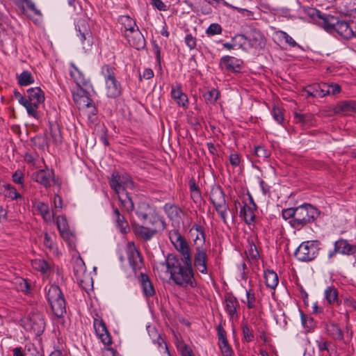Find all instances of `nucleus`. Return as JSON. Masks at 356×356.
Returning <instances> with one entry per match:
<instances>
[{"instance_id":"f257e3e1","label":"nucleus","mask_w":356,"mask_h":356,"mask_svg":"<svg viewBox=\"0 0 356 356\" xmlns=\"http://www.w3.org/2000/svg\"><path fill=\"white\" fill-rule=\"evenodd\" d=\"M136 215L141 223L132 222L131 227L136 237L145 242L151 241L158 233L166 228L164 217L156 207L147 202H140L136 208Z\"/></svg>"},{"instance_id":"473e14b6","label":"nucleus","mask_w":356,"mask_h":356,"mask_svg":"<svg viewBox=\"0 0 356 356\" xmlns=\"http://www.w3.org/2000/svg\"><path fill=\"white\" fill-rule=\"evenodd\" d=\"M254 208L251 206H248L245 204L243 207H241L240 211V216L243 218L245 222L248 225H251L254 222L255 220V214H254Z\"/></svg>"},{"instance_id":"bb28decb","label":"nucleus","mask_w":356,"mask_h":356,"mask_svg":"<svg viewBox=\"0 0 356 356\" xmlns=\"http://www.w3.org/2000/svg\"><path fill=\"white\" fill-rule=\"evenodd\" d=\"M70 67L71 70L70 71V74L76 85L79 87L88 86L89 84V80L85 77L83 72H81L73 63L70 64Z\"/></svg>"},{"instance_id":"b1692460","label":"nucleus","mask_w":356,"mask_h":356,"mask_svg":"<svg viewBox=\"0 0 356 356\" xmlns=\"http://www.w3.org/2000/svg\"><path fill=\"white\" fill-rule=\"evenodd\" d=\"M129 263L134 271L142 268L143 257L140 252L135 248L129 249L127 252Z\"/></svg>"},{"instance_id":"13d9d810","label":"nucleus","mask_w":356,"mask_h":356,"mask_svg":"<svg viewBox=\"0 0 356 356\" xmlns=\"http://www.w3.org/2000/svg\"><path fill=\"white\" fill-rule=\"evenodd\" d=\"M296 207H291L288 209H285L282 210V216L284 219L289 220L291 221L292 220L296 219Z\"/></svg>"},{"instance_id":"ea45409f","label":"nucleus","mask_w":356,"mask_h":356,"mask_svg":"<svg viewBox=\"0 0 356 356\" xmlns=\"http://www.w3.org/2000/svg\"><path fill=\"white\" fill-rule=\"evenodd\" d=\"M169 239L170 242L172 243L173 246H177L181 242H183L186 238L180 234L179 231L177 229H172L169 232Z\"/></svg>"},{"instance_id":"58836bf2","label":"nucleus","mask_w":356,"mask_h":356,"mask_svg":"<svg viewBox=\"0 0 356 356\" xmlns=\"http://www.w3.org/2000/svg\"><path fill=\"white\" fill-rule=\"evenodd\" d=\"M16 289L19 291H22L25 294L31 293V285L28 280L22 277L16 280L15 282Z\"/></svg>"},{"instance_id":"9d476101","label":"nucleus","mask_w":356,"mask_h":356,"mask_svg":"<svg viewBox=\"0 0 356 356\" xmlns=\"http://www.w3.org/2000/svg\"><path fill=\"white\" fill-rule=\"evenodd\" d=\"M75 29L85 51L91 49L93 44V37L88 22L85 18H79L75 22Z\"/></svg>"},{"instance_id":"a18cd8bd","label":"nucleus","mask_w":356,"mask_h":356,"mask_svg":"<svg viewBox=\"0 0 356 356\" xmlns=\"http://www.w3.org/2000/svg\"><path fill=\"white\" fill-rule=\"evenodd\" d=\"M277 34L279 35V38L284 40V42L291 47H298L302 49V47L298 44L286 32L284 31H279Z\"/></svg>"},{"instance_id":"7c9ffc66","label":"nucleus","mask_w":356,"mask_h":356,"mask_svg":"<svg viewBox=\"0 0 356 356\" xmlns=\"http://www.w3.org/2000/svg\"><path fill=\"white\" fill-rule=\"evenodd\" d=\"M325 329L327 334L333 339L341 341L343 340V332L337 324L334 323H328L326 325Z\"/></svg>"},{"instance_id":"a211bd4d","label":"nucleus","mask_w":356,"mask_h":356,"mask_svg":"<svg viewBox=\"0 0 356 356\" xmlns=\"http://www.w3.org/2000/svg\"><path fill=\"white\" fill-rule=\"evenodd\" d=\"M124 37L127 39L129 44L137 50L143 49L146 46L145 39L138 27L133 32L124 33Z\"/></svg>"},{"instance_id":"052dcab7","label":"nucleus","mask_w":356,"mask_h":356,"mask_svg":"<svg viewBox=\"0 0 356 356\" xmlns=\"http://www.w3.org/2000/svg\"><path fill=\"white\" fill-rule=\"evenodd\" d=\"M184 42L186 46L191 49H195L197 47V38L191 33L186 34L184 38Z\"/></svg>"},{"instance_id":"c9c22d12","label":"nucleus","mask_w":356,"mask_h":356,"mask_svg":"<svg viewBox=\"0 0 356 356\" xmlns=\"http://www.w3.org/2000/svg\"><path fill=\"white\" fill-rule=\"evenodd\" d=\"M337 113H347L351 111H356V102L353 100H347L339 102L336 108Z\"/></svg>"},{"instance_id":"338daca9","label":"nucleus","mask_w":356,"mask_h":356,"mask_svg":"<svg viewBox=\"0 0 356 356\" xmlns=\"http://www.w3.org/2000/svg\"><path fill=\"white\" fill-rule=\"evenodd\" d=\"M320 84V97H323L326 95H330V83H321Z\"/></svg>"},{"instance_id":"7ed1b4c3","label":"nucleus","mask_w":356,"mask_h":356,"mask_svg":"<svg viewBox=\"0 0 356 356\" xmlns=\"http://www.w3.org/2000/svg\"><path fill=\"white\" fill-rule=\"evenodd\" d=\"M319 215L318 209L311 204L304 203L296 207V219L289 222L293 228L300 230L307 224L314 222Z\"/></svg>"},{"instance_id":"e2e57ef3","label":"nucleus","mask_w":356,"mask_h":356,"mask_svg":"<svg viewBox=\"0 0 356 356\" xmlns=\"http://www.w3.org/2000/svg\"><path fill=\"white\" fill-rule=\"evenodd\" d=\"M26 356H36L41 354L33 343H28L25 346V353Z\"/></svg>"},{"instance_id":"6ab92c4d","label":"nucleus","mask_w":356,"mask_h":356,"mask_svg":"<svg viewBox=\"0 0 356 356\" xmlns=\"http://www.w3.org/2000/svg\"><path fill=\"white\" fill-rule=\"evenodd\" d=\"M54 171L49 168L38 170L32 175L33 179L45 188L51 186V182L54 180Z\"/></svg>"},{"instance_id":"bf43d9fd","label":"nucleus","mask_w":356,"mask_h":356,"mask_svg":"<svg viewBox=\"0 0 356 356\" xmlns=\"http://www.w3.org/2000/svg\"><path fill=\"white\" fill-rule=\"evenodd\" d=\"M249 248L248 253L250 257L253 260H257L259 258V252L257 250L256 245L252 241H248Z\"/></svg>"},{"instance_id":"c85d7f7f","label":"nucleus","mask_w":356,"mask_h":356,"mask_svg":"<svg viewBox=\"0 0 356 356\" xmlns=\"http://www.w3.org/2000/svg\"><path fill=\"white\" fill-rule=\"evenodd\" d=\"M294 122L302 127H309L314 124V117L311 113H302L295 112L293 113Z\"/></svg>"},{"instance_id":"4468645a","label":"nucleus","mask_w":356,"mask_h":356,"mask_svg":"<svg viewBox=\"0 0 356 356\" xmlns=\"http://www.w3.org/2000/svg\"><path fill=\"white\" fill-rule=\"evenodd\" d=\"M223 306L231 321L238 319L237 309L240 307V304L236 297L232 292L225 294Z\"/></svg>"},{"instance_id":"69168bd1","label":"nucleus","mask_w":356,"mask_h":356,"mask_svg":"<svg viewBox=\"0 0 356 356\" xmlns=\"http://www.w3.org/2000/svg\"><path fill=\"white\" fill-rule=\"evenodd\" d=\"M219 346L223 356H233V350L228 342L220 343Z\"/></svg>"},{"instance_id":"79ce46f5","label":"nucleus","mask_w":356,"mask_h":356,"mask_svg":"<svg viewBox=\"0 0 356 356\" xmlns=\"http://www.w3.org/2000/svg\"><path fill=\"white\" fill-rule=\"evenodd\" d=\"M50 135L54 144L58 145L62 143V135L57 124L50 125Z\"/></svg>"},{"instance_id":"0eeeda50","label":"nucleus","mask_w":356,"mask_h":356,"mask_svg":"<svg viewBox=\"0 0 356 356\" xmlns=\"http://www.w3.org/2000/svg\"><path fill=\"white\" fill-rule=\"evenodd\" d=\"M321 242L318 240L303 241L294 252L295 257L300 261L309 262L318 255Z\"/></svg>"},{"instance_id":"c03bdc74","label":"nucleus","mask_w":356,"mask_h":356,"mask_svg":"<svg viewBox=\"0 0 356 356\" xmlns=\"http://www.w3.org/2000/svg\"><path fill=\"white\" fill-rule=\"evenodd\" d=\"M220 92L216 89H212L204 94V98L207 104H214L219 98Z\"/></svg>"},{"instance_id":"37998d69","label":"nucleus","mask_w":356,"mask_h":356,"mask_svg":"<svg viewBox=\"0 0 356 356\" xmlns=\"http://www.w3.org/2000/svg\"><path fill=\"white\" fill-rule=\"evenodd\" d=\"M271 115H273V119L280 125L284 126V117L282 110L276 106H273L272 110L270 111Z\"/></svg>"},{"instance_id":"49530a36","label":"nucleus","mask_w":356,"mask_h":356,"mask_svg":"<svg viewBox=\"0 0 356 356\" xmlns=\"http://www.w3.org/2000/svg\"><path fill=\"white\" fill-rule=\"evenodd\" d=\"M241 329L243 334L242 341L246 343L252 341L254 339V335L253 332L250 330L248 324L243 323L241 324Z\"/></svg>"},{"instance_id":"8fccbe9b","label":"nucleus","mask_w":356,"mask_h":356,"mask_svg":"<svg viewBox=\"0 0 356 356\" xmlns=\"http://www.w3.org/2000/svg\"><path fill=\"white\" fill-rule=\"evenodd\" d=\"M177 348L181 356H195L192 348L184 342H179Z\"/></svg>"},{"instance_id":"3c124183","label":"nucleus","mask_w":356,"mask_h":356,"mask_svg":"<svg viewBox=\"0 0 356 356\" xmlns=\"http://www.w3.org/2000/svg\"><path fill=\"white\" fill-rule=\"evenodd\" d=\"M301 322L304 327L309 330H313L315 327V322L312 317L305 314L300 312Z\"/></svg>"},{"instance_id":"393cba45","label":"nucleus","mask_w":356,"mask_h":356,"mask_svg":"<svg viewBox=\"0 0 356 356\" xmlns=\"http://www.w3.org/2000/svg\"><path fill=\"white\" fill-rule=\"evenodd\" d=\"M304 11L306 15H307L312 20L315 21L320 26L324 29L327 22H324L325 21V18H328L330 15L322 13L320 10H317L314 8H304Z\"/></svg>"},{"instance_id":"4c0bfd02","label":"nucleus","mask_w":356,"mask_h":356,"mask_svg":"<svg viewBox=\"0 0 356 356\" xmlns=\"http://www.w3.org/2000/svg\"><path fill=\"white\" fill-rule=\"evenodd\" d=\"M232 41L236 43V46L243 50H245L248 47V35L236 34L232 38Z\"/></svg>"},{"instance_id":"5701e85b","label":"nucleus","mask_w":356,"mask_h":356,"mask_svg":"<svg viewBox=\"0 0 356 356\" xmlns=\"http://www.w3.org/2000/svg\"><path fill=\"white\" fill-rule=\"evenodd\" d=\"M248 47L262 49L265 45L264 35L257 29H253L248 35Z\"/></svg>"},{"instance_id":"0e129e2a","label":"nucleus","mask_w":356,"mask_h":356,"mask_svg":"<svg viewBox=\"0 0 356 356\" xmlns=\"http://www.w3.org/2000/svg\"><path fill=\"white\" fill-rule=\"evenodd\" d=\"M247 307L248 309H253L255 307L256 297L251 290L246 291Z\"/></svg>"},{"instance_id":"ddd939ff","label":"nucleus","mask_w":356,"mask_h":356,"mask_svg":"<svg viewBox=\"0 0 356 356\" xmlns=\"http://www.w3.org/2000/svg\"><path fill=\"white\" fill-rule=\"evenodd\" d=\"M209 257L206 248L202 246H197L195 248V252L193 258V265L202 274H207V262Z\"/></svg>"},{"instance_id":"f3484780","label":"nucleus","mask_w":356,"mask_h":356,"mask_svg":"<svg viewBox=\"0 0 356 356\" xmlns=\"http://www.w3.org/2000/svg\"><path fill=\"white\" fill-rule=\"evenodd\" d=\"M355 252L356 246L351 245L346 240L339 239L334 243V249L328 252V258H332L337 253L350 255Z\"/></svg>"},{"instance_id":"a19ab883","label":"nucleus","mask_w":356,"mask_h":356,"mask_svg":"<svg viewBox=\"0 0 356 356\" xmlns=\"http://www.w3.org/2000/svg\"><path fill=\"white\" fill-rule=\"evenodd\" d=\"M169 239L170 242L172 243L173 246H177L181 242H183L186 238L180 234L179 231L177 229H172L169 232Z\"/></svg>"},{"instance_id":"20e7f679","label":"nucleus","mask_w":356,"mask_h":356,"mask_svg":"<svg viewBox=\"0 0 356 356\" xmlns=\"http://www.w3.org/2000/svg\"><path fill=\"white\" fill-rule=\"evenodd\" d=\"M115 68L108 64H104L101 67V74L105 81V91L107 97L115 99L122 92L121 83L117 79Z\"/></svg>"},{"instance_id":"de8ad7c7","label":"nucleus","mask_w":356,"mask_h":356,"mask_svg":"<svg viewBox=\"0 0 356 356\" xmlns=\"http://www.w3.org/2000/svg\"><path fill=\"white\" fill-rule=\"evenodd\" d=\"M253 153L257 157L263 160L270 156V151L261 145L254 146Z\"/></svg>"},{"instance_id":"4be33fe9","label":"nucleus","mask_w":356,"mask_h":356,"mask_svg":"<svg viewBox=\"0 0 356 356\" xmlns=\"http://www.w3.org/2000/svg\"><path fill=\"white\" fill-rule=\"evenodd\" d=\"M171 97L175 100L179 106L187 107L188 97L187 95L182 92L181 85L177 83L175 86H171L170 92Z\"/></svg>"},{"instance_id":"cd10ccee","label":"nucleus","mask_w":356,"mask_h":356,"mask_svg":"<svg viewBox=\"0 0 356 356\" xmlns=\"http://www.w3.org/2000/svg\"><path fill=\"white\" fill-rule=\"evenodd\" d=\"M138 279L144 296L152 297L155 294V290L149 276L141 273Z\"/></svg>"},{"instance_id":"4d7b16f0","label":"nucleus","mask_w":356,"mask_h":356,"mask_svg":"<svg viewBox=\"0 0 356 356\" xmlns=\"http://www.w3.org/2000/svg\"><path fill=\"white\" fill-rule=\"evenodd\" d=\"M315 342L320 352L330 351L329 348L331 345V342L326 341L323 337H320L319 339H316Z\"/></svg>"},{"instance_id":"e433bc0d","label":"nucleus","mask_w":356,"mask_h":356,"mask_svg":"<svg viewBox=\"0 0 356 356\" xmlns=\"http://www.w3.org/2000/svg\"><path fill=\"white\" fill-rule=\"evenodd\" d=\"M175 248L181 254V257H179V258L187 260L192 259L190 248L186 240H184L181 243L175 246Z\"/></svg>"},{"instance_id":"72a5a7b5","label":"nucleus","mask_w":356,"mask_h":356,"mask_svg":"<svg viewBox=\"0 0 356 356\" xmlns=\"http://www.w3.org/2000/svg\"><path fill=\"white\" fill-rule=\"evenodd\" d=\"M324 296L325 300L327 301L329 304L337 305H340L341 302L339 301L338 298V290L333 286L327 287V289L325 290Z\"/></svg>"},{"instance_id":"6e6d98bb","label":"nucleus","mask_w":356,"mask_h":356,"mask_svg":"<svg viewBox=\"0 0 356 356\" xmlns=\"http://www.w3.org/2000/svg\"><path fill=\"white\" fill-rule=\"evenodd\" d=\"M218 3H221L225 6L236 10L239 13H241L245 16L250 17L253 15V12H252L249 10L245 9V8H241L234 6L229 4L225 0H218Z\"/></svg>"},{"instance_id":"774afa93","label":"nucleus","mask_w":356,"mask_h":356,"mask_svg":"<svg viewBox=\"0 0 356 356\" xmlns=\"http://www.w3.org/2000/svg\"><path fill=\"white\" fill-rule=\"evenodd\" d=\"M13 182L18 184H23L24 183V175L21 170H17L14 172L12 176Z\"/></svg>"},{"instance_id":"f03ea898","label":"nucleus","mask_w":356,"mask_h":356,"mask_svg":"<svg viewBox=\"0 0 356 356\" xmlns=\"http://www.w3.org/2000/svg\"><path fill=\"white\" fill-rule=\"evenodd\" d=\"M163 264L166 265L167 270L170 274V279L181 287L195 288L197 282L195 279V273L192 266V259H183L179 256L169 254Z\"/></svg>"},{"instance_id":"680f3d73","label":"nucleus","mask_w":356,"mask_h":356,"mask_svg":"<svg viewBox=\"0 0 356 356\" xmlns=\"http://www.w3.org/2000/svg\"><path fill=\"white\" fill-rule=\"evenodd\" d=\"M86 107L88 108V118L92 119V118L96 116L97 114V108L95 106V104L91 99H88V101L86 104Z\"/></svg>"},{"instance_id":"f704fd0d","label":"nucleus","mask_w":356,"mask_h":356,"mask_svg":"<svg viewBox=\"0 0 356 356\" xmlns=\"http://www.w3.org/2000/svg\"><path fill=\"white\" fill-rule=\"evenodd\" d=\"M17 83L20 86H26L33 84L35 81L34 77L32 74L28 71L24 70L20 74H17Z\"/></svg>"},{"instance_id":"412c9836","label":"nucleus","mask_w":356,"mask_h":356,"mask_svg":"<svg viewBox=\"0 0 356 356\" xmlns=\"http://www.w3.org/2000/svg\"><path fill=\"white\" fill-rule=\"evenodd\" d=\"M112 219L116 228L122 234H127L129 231V223L124 216L120 210L112 204Z\"/></svg>"},{"instance_id":"dca6fc26","label":"nucleus","mask_w":356,"mask_h":356,"mask_svg":"<svg viewBox=\"0 0 356 356\" xmlns=\"http://www.w3.org/2000/svg\"><path fill=\"white\" fill-rule=\"evenodd\" d=\"M58 230L61 236L67 242L70 248L75 245L74 235L70 231L67 219L64 216H58L56 220Z\"/></svg>"},{"instance_id":"603ef678","label":"nucleus","mask_w":356,"mask_h":356,"mask_svg":"<svg viewBox=\"0 0 356 356\" xmlns=\"http://www.w3.org/2000/svg\"><path fill=\"white\" fill-rule=\"evenodd\" d=\"M222 32V26L218 23H212L206 29V34L207 36H213L215 35L221 34Z\"/></svg>"},{"instance_id":"423d86ee","label":"nucleus","mask_w":356,"mask_h":356,"mask_svg":"<svg viewBox=\"0 0 356 356\" xmlns=\"http://www.w3.org/2000/svg\"><path fill=\"white\" fill-rule=\"evenodd\" d=\"M324 22H327L324 26V30L328 33L337 32L341 37L349 39L355 36V32L350 26V23L340 19L334 15H330L328 18H325Z\"/></svg>"},{"instance_id":"09e8293b","label":"nucleus","mask_w":356,"mask_h":356,"mask_svg":"<svg viewBox=\"0 0 356 356\" xmlns=\"http://www.w3.org/2000/svg\"><path fill=\"white\" fill-rule=\"evenodd\" d=\"M320 84L319 83H314L309 86H307L305 88V91L307 95V97H320Z\"/></svg>"},{"instance_id":"a878e982","label":"nucleus","mask_w":356,"mask_h":356,"mask_svg":"<svg viewBox=\"0 0 356 356\" xmlns=\"http://www.w3.org/2000/svg\"><path fill=\"white\" fill-rule=\"evenodd\" d=\"M116 194L118 195L121 207H123L127 213H131L134 211H136L134 200L129 193L127 191H123Z\"/></svg>"},{"instance_id":"6e6552de","label":"nucleus","mask_w":356,"mask_h":356,"mask_svg":"<svg viewBox=\"0 0 356 356\" xmlns=\"http://www.w3.org/2000/svg\"><path fill=\"white\" fill-rule=\"evenodd\" d=\"M27 104L25 105L28 115L35 119L40 118L38 109L41 104L44 102V92L39 87L31 88L27 90Z\"/></svg>"},{"instance_id":"aec40b11","label":"nucleus","mask_w":356,"mask_h":356,"mask_svg":"<svg viewBox=\"0 0 356 356\" xmlns=\"http://www.w3.org/2000/svg\"><path fill=\"white\" fill-rule=\"evenodd\" d=\"M93 325L99 339L104 345H111L112 339L105 323L102 320L95 319Z\"/></svg>"},{"instance_id":"5fc2aeb1","label":"nucleus","mask_w":356,"mask_h":356,"mask_svg":"<svg viewBox=\"0 0 356 356\" xmlns=\"http://www.w3.org/2000/svg\"><path fill=\"white\" fill-rule=\"evenodd\" d=\"M123 24L124 25L125 33H131L136 30L137 26L136 22L134 21L129 16H125L123 17Z\"/></svg>"},{"instance_id":"9b49d317","label":"nucleus","mask_w":356,"mask_h":356,"mask_svg":"<svg viewBox=\"0 0 356 356\" xmlns=\"http://www.w3.org/2000/svg\"><path fill=\"white\" fill-rule=\"evenodd\" d=\"M109 185L115 193L126 191V188L134 189L135 188V183L129 175L127 173L120 175L116 170L113 171L111 175Z\"/></svg>"},{"instance_id":"1a4fd4ad","label":"nucleus","mask_w":356,"mask_h":356,"mask_svg":"<svg viewBox=\"0 0 356 356\" xmlns=\"http://www.w3.org/2000/svg\"><path fill=\"white\" fill-rule=\"evenodd\" d=\"M210 201L223 222L226 223L229 207L226 202L225 193L220 186H214L210 193Z\"/></svg>"},{"instance_id":"39448f33","label":"nucleus","mask_w":356,"mask_h":356,"mask_svg":"<svg viewBox=\"0 0 356 356\" xmlns=\"http://www.w3.org/2000/svg\"><path fill=\"white\" fill-rule=\"evenodd\" d=\"M46 296L53 314L57 318L63 317L66 313V302L60 288L58 285H51Z\"/></svg>"},{"instance_id":"2f4dec72","label":"nucleus","mask_w":356,"mask_h":356,"mask_svg":"<svg viewBox=\"0 0 356 356\" xmlns=\"http://www.w3.org/2000/svg\"><path fill=\"white\" fill-rule=\"evenodd\" d=\"M264 277L266 287L275 289L279 283L277 273L273 270H264Z\"/></svg>"},{"instance_id":"864d4df0","label":"nucleus","mask_w":356,"mask_h":356,"mask_svg":"<svg viewBox=\"0 0 356 356\" xmlns=\"http://www.w3.org/2000/svg\"><path fill=\"white\" fill-rule=\"evenodd\" d=\"M33 266L37 270L40 271L43 273H47V271L50 268L48 262L44 259L35 260L33 263Z\"/></svg>"},{"instance_id":"2eb2a0df","label":"nucleus","mask_w":356,"mask_h":356,"mask_svg":"<svg viewBox=\"0 0 356 356\" xmlns=\"http://www.w3.org/2000/svg\"><path fill=\"white\" fill-rule=\"evenodd\" d=\"M243 62L234 56H222L219 63V65L222 70L229 72H240L242 68Z\"/></svg>"},{"instance_id":"c756f323","label":"nucleus","mask_w":356,"mask_h":356,"mask_svg":"<svg viewBox=\"0 0 356 356\" xmlns=\"http://www.w3.org/2000/svg\"><path fill=\"white\" fill-rule=\"evenodd\" d=\"M34 206L45 221L51 222L54 220V212L50 211L48 204L38 201L34 204Z\"/></svg>"},{"instance_id":"f8f14e48","label":"nucleus","mask_w":356,"mask_h":356,"mask_svg":"<svg viewBox=\"0 0 356 356\" xmlns=\"http://www.w3.org/2000/svg\"><path fill=\"white\" fill-rule=\"evenodd\" d=\"M44 327L43 314L37 310H32L25 323V329L33 332L36 335H40L44 332Z\"/></svg>"}]
</instances>
